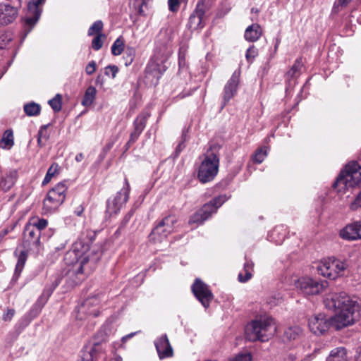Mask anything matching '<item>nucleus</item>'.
I'll use <instances>...</instances> for the list:
<instances>
[{
	"label": "nucleus",
	"mask_w": 361,
	"mask_h": 361,
	"mask_svg": "<svg viewBox=\"0 0 361 361\" xmlns=\"http://www.w3.org/2000/svg\"><path fill=\"white\" fill-rule=\"evenodd\" d=\"M326 308L336 311L335 316L327 318L319 313L309 319V328L315 335L324 334L330 326L339 330L353 324L360 319V307L355 297L345 292L334 293L324 300Z\"/></svg>",
	"instance_id": "f257e3e1"
},
{
	"label": "nucleus",
	"mask_w": 361,
	"mask_h": 361,
	"mask_svg": "<svg viewBox=\"0 0 361 361\" xmlns=\"http://www.w3.org/2000/svg\"><path fill=\"white\" fill-rule=\"evenodd\" d=\"M169 42L170 37L166 30H161L157 36L154 55L151 57L145 68L146 77H152L155 79L154 84L158 82L167 68L165 62L170 54Z\"/></svg>",
	"instance_id": "f03ea898"
},
{
	"label": "nucleus",
	"mask_w": 361,
	"mask_h": 361,
	"mask_svg": "<svg viewBox=\"0 0 361 361\" xmlns=\"http://www.w3.org/2000/svg\"><path fill=\"white\" fill-rule=\"evenodd\" d=\"M276 330L274 319L271 317H261L246 326L245 336L250 341H267L274 336Z\"/></svg>",
	"instance_id": "7ed1b4c3"
},
{
	"label": "nucleus",
	"mask_w": 361,
	"mask_h": 361,
	"mask_svg": "<svg viewBox=\"0 0 361 361\" xmlns=\"http://www.w3.org/2000/svg\"><path fill=\"white\" fill-rule=\"evenodd\" d=\"M77 246L76 243L73 250L66 252L64 260L67 264H73L76 267L75 269L76 274L89 275L95 269L101 255L95 254L91 257L89 255L80 256L79 251L76 252Z\"/></svg>",
	"instance_id": "20e7f679"
},
{
	"label": "nucleus",
	"mask_w": 361,
	"mask_h": 361,
	"mask_svg": "<svg viewBox=\"0 0 361 361\" xmlns=\"http://www.w3.org/2000/svg\"><path fill=\"white\" fill-rule=\"evenodd\" d=\"M219 155L215 148L210 147L204 155L197 170V178L202 183L212 181L218 173Z\"/></svg>",
	"instance_id": "39448f33"
},
{
	"label": "nucleus",
	"mask_w": 361,
	"mask_h": 361,
	"mask_svg": "<svg viewBox=\"0 0 361 361\" xmlns=\"http://www.w3.org/2000/svg\"><path fill=\"white\" fill-rule=\"evenodd\" d=\"M361 183V166L356 161H352L338 175L333 187L338 192L358 186Z\"/></svg>",
	"instance_id": "423d86ee"
},
{
	"label": "nucleus",
	"mask_w": 361,
	"mask_h": 361,
	"mask_svg": "<svg viewBox=\"0 0 361 361\" xmlns=\"http://www.w3.org/2000/svg\"><path fill=\"white\" fill-rule=\"evenodd\" d=\"M67 181L64 180L56 184L47 193L43 202V209L48 213H52L61 206L66 195L68 190Z\"/></svg>",
	"instance_id": "0eeeda50"
},
{
	"label": "nucleus",
	"mask_w": 361,
	"mask_h": 361,
	"mask_svg": "<svg viewBox=\"0 0 361 361\" xmlns=\"http://www.w3.org/2000/svg\"><path fill=\"white\" fill-rule=\"evenodd\" d=\"M348 267L346 263L335 258H329L322 261L317 267L318 274L324 277L334 280L344 274Z\"/></svg>",
	"instance_id": "6e6552de"
},
{
	"label": "nucleus",
	"mask_w": 361,
	"mask_h": 361,
	"mask_svg": "<svg viewBox=\"0 0 361 361\" xmlns=\"http://www.w3.org/2000/svg\"><path fill=\"white\" fill-rule=\"evenodd\" d=\"M226 200V196L220 195L214 197L208 203L204 204L200 209L190 217L189 224H202L215 213Z\"/></svg>",
	"instance_id": "1a4fd4ad"
},
{
	"label": "nucleus",
	"mask_w": 361,
	"mask_h": 361,
	"mask_svg": "<svg viewBox=\"0 0 361 361\" xmlns=\"http://www.w3.org/2000/svg\"><path fill=\"white\" fill-rule=\"evenodd\" d=\"M177 219L173 215L165 216L152 230L150 238L155 242H161L173 232Z\"/></svg>",
	"instance_id": "9d476101"
},
{
	"label": "nucleus",
	"mask_w": 361,
	"mask_h": 361,
	"mask_svg": "<svg viewBox=\"0 0 361 361\" xmlns=\"http://www.w3.org/2000/svg\"><path fill=\"white\" fill-rule=\"evenodd\" d=\"M130 187L127 178H125L124 186L118 192L116 195L112 199L109 200L106 206V212L110 216L116 215L122 206L126 203L129 197Z\"/></svg>",
	"instance_id": "9b49d317"
},
{
	"label": "nucleus",
	"mask_w": 361,
	"mask_h": 361,
	"mask_svg": "<svg viewBox=\"0 0 361 361\" xmlns=\"http://www.w3.org/2000/svg\"><path fill=\"white\" fill-rule=\"evenodd\" d=\"M46 0H31L27 4V11L25 17V30L26 35L31 31L40 18L41 6Z\"/></svg>",
	"instance_id": "f8f14e48"
},
{
	"label": "nucleus",
	"mask_w": 361,
	"mask_h": 361,
	"mask_svg": "<svg viewBox=\"0 0 361 361\" xmlns=\"http://www.w3.org/2000/svg\"><path fill=\"white\" fill-rule=\"evenodd\" d=\"M327 286L326 281L319 282L308 277H302L295 282L296 288L304 295H317L322 292Z\"/></svg>",
	"instance_id": "ddd939ff"
},
{
	"label": "nucleus",
	"mask_w": 361,
	"mask_h": 361,
	"mask_svg": "<svg viewBox=\"0 0 361 361\" xmlns=\"http://www.w3.org/2000/svg\"><path fill=\"white\" fill-rule=\"evenodd\" d=\"M41 233L33 225L26 224L23 231V247L27 251H38L41 245Z\"/></svg>",
	"instance_id": "4468645a"
},
{
	"label": "nucleus",
	"mask_w": 361,
	"mask_h": 361,
	"mask_svg": "<svg viewBox=\"0 0 361 361\" xmlns=\"http://www.w3.org/2000/svg\"><path fill=\"white\" fill-rule=\"evenodd\" d=\"M191 290L202 306L205 308L209 307L211 301L214 298L213 293L209 286L201 279H196L191 286Z\"/></svg>",
	"instance_id": "2eb2a0df"
},
{
	"label": "nucleus",
	"mask_w": 361,
	"mask_h": 361,
	"mask_svg": "<svg viewBox=\"0 0 361 361\" xmlns=\"http://www.w3.org/2000/svg\"><path fill=\"white\" fill-rule=\"evenodd\" d=\"M100 300L98 296H92L87 298L78 307L76 318L80 320L85 319V315L97 317L99 315V305Z\"/></svg>",
	"instance_id": "dca6fc26"
},
{
	"label": "nucleus",
	"mask_w": 361,
	"mask_h": 361,
	"mask_svg": "<svg viewBox=\"0 0 361 361\" xmlns=\"http://www.w3.org/2000/svg\"><path fill=\"white\" fill-rule=\"evenodd\" d=\"M239 82L240 72L235 71L224 86L221 108H224L226 104L237 94Z\"/></svg>",
	"instance_id": "f3484780"
},
{
	"label": "nucleus",
	"mask_w": 361,
	"mask_h": 361,
	"mask_svg": "<svg viewBox=\"0 0 361 361\" xmlns=\"http://www.w3.org/2000/svg\"><path fill=\"white\" fill-rule=\"evenodd\" d=\"M154 345L161 360L171 357L173 355V348L171 345L168 336L164 334L159 337L155 341Z\"/></svg>",
	"instance_id": "a211bd4d"
},
{
	"label": "nucleus",
	"mask_w": 361,
	"mask_h": 361,
	"mask_svg": "<svg viewBox=\"0 0 361 361\" xmlns=\"http://www.w3.org/2000/svg\"><path fill=\"white\" fill-rule=\"evenodd\" d=\"M340 236L346 240L361 239V220L348 224L340 231Z\"/></svg>",
	"instance_id": "6ab92c4d"
},
{
	"label": "nucleus",
	"mask_w": 361,
	"mask_h": 361,
	"mask_svg": "<svg viewBox=\"0 0 361 361\" xmlns=\"http://www.w3.org/2000/svg\"><path fill=\"white\" fill-rule=\"evenodd\" d=\"M18 14V8L8 4H0V25L13 23Z\"/></svg>",
	"instance_id": "aec40b11"
},
{
	"label": "nucleus",
	"mask_w": 361,
	"mask_h": 361,
	"mask_svg": "<svg viewBox=\"0 0 361 361\" xmlns=\"http://www.w3.org/2000/svg\"><path fill=\"white\" fill-rule=\"evenodd\" d=\"M99 343L92 346H85L80 353V359L78 361H95L101 352Z\"/></svg>",
	"instance_id": "412c9836"
},
{
	"label": "nucleus",
	"mask_w": 361,
	"mask_h": 361,
	"mask_svg": "<svg viewBox=\"0 0 361 361\" xmlns=\"http://www.w3.org/2000/svg\"><path fill=\"white\" fill-rule=\"evenodd\" d=\"M18 178V171L11 169L8 171L5 177H2L0 180V188L6 192L9 190L15 184Z\"/></svg>",
	"instance_id": "4be33fe9"
},
{
	"label": "nucleus",
	"mask_w": 361,
	"mask_h": 361,
	"mask_svg": "<svg viewBox=\"0 0 361 361\" xmlns=\"http://www.w3.org/2000/svg\"><path fill=\"white\" fill-rule=\"evenodd\" d=\"M262 35L261 26L257 23H254L246 28L244 37L248 42H255L260 38Z\"/></svg>",
	"instance_id": "5701e85b"
},
{
	"label": "nucleus",
	"mask_w": 361,
	"mask_h": 361,
	"mask_svg": "<svg viewBox=\"0 0 361 361\" xmlns=\"http://www.w3.org/2000/svg\"><path fill=\"white\" fill-rule=\"evenodd\" d=\"M27 252L28 251L25 249L23 250H18L17 249L15 251L14 254L18 257V261L15 269L13 279H17L22 272L27 258Z\"/></svg>",
	"instance_id": "b1692460"
},
{
	"label": "nucleus",
	"mask_w": 361,
	"mask_h": 361,
	"mask_svg": "<svg viewBox=\"0 0 361 361\" xmlns=\"http://www.w3.org/2000/svg\"><path fill=\"white\" fill-rule=\"evenodd\" d=\"M326 361H349L347 350L344 347H338L331 350Z\"/></svg>",
	"instance_id": "393cba45"
},
{
	"label": "nucleus",
	"mask_w": 361,
	"mask_h": 361,
	"mask_svg": "<svg viewBox=\"0 0 361 361\" xmlns=\"http://www.w3.org/2000/svg\"><path fill=\"white\" fill-rule=\"evenodd\" d=\"M149 116L150 112L149 111H143L135 119L133 122V128L142 132L146 126L147 121Z\"/></svg>",
	"instance_id": "a878e982"
},
{
	"label": "nucleus",
	"mask_w": 361,
	"mask_h": 361,
	"mask_svg": "<svg viewBox=\"0 0 361 361\" xmlns=\"http://www.w3.org/2000/svg\"><path fill=\"white\" fill-rule=\"evenodd\" d=\"M96 94V88L93 86H89L85 90V94L81 102L82 104L85 106H90L95 99Z\"/></svg>",
	"instance_id": "bb28decb"
},
{
	"label": "nucleus",
	"mask_w": 361,
	"mask_h": 361,
	"mask_svg": "<svg viewBox=\"0 0 361 361\" xmlns=\"http://www.w3.org/2000/svg\"><path fill=\"white\" fill-rule=\"evenodd\" d=\"M254 264L251 261H246L244 264L243 271L245 275L242 272L238 274V280L240 282L245 283L252 278V271L253 269Z\"/></svg>",
	"instance_id": "cd10ccee"
},
{
	"label": "nucleus",
	"mask_w": 361,
	"mask_h": 361,
	"mask_svg": "<svg viewBox=\"0 0 361 361\" xmlns=\"http://www.w3.org/2000/svg\"><path fill=\"white\" fill-rule=\"evenodd\" d=\"M212 7V3L209 0H198L195 9V14L204 18L205 13L209 11Z\"/></svg>",
	"instance_id": "c85d7f7f"
},
{
	"label": "nucleus",
	"mask_w": 361,
	"mask_h": 361,
	"mask_svg": "<svg viewBox=\"0 0 361 361\" xmlns=\"http://www.w3.org/2000/svg\"><path fill=\"white\" fill-rule=\"evenodd\" d=\"M302 66V61L301 58L297 59L291 68L287 72L286 77L288 79H292L297 78L300 75V69Z\"/></svg>",
	"instance_id": "c756f323"
},
{
	"label": "nucleus",
	"mask_w": 361,
	"mask_h": 361,
	"mask_svg": "<svg viewBox=\"0 0 361 361\" xmlns=\"http://www.w3.org/2000/svg\"><path fill=\"white\" fill-rule=\"evenodd\" d=\"M24 111L28 116H36L40 114L41 106L39 104L32 102L24 105Z\"/></svg>",
	"instance_id": "7c9ffc66"
},
{
	"label": "nucleus",
	"mask_w": 361,
	"mask_h": 361,
	"mask_svg": "<svg viewBox=\"0 0 361 361\" xmlns=\"http://www.w3.org/2000/svg\"><path fill=\"white\" fill-rule=\"evenodd\" d=\"M14 144L13 133L12 130H6L1 140V147L6 149H10Z\"/></svg>",
	"instance_id": "2f4dec72"
},
{
	"label": "nucleus",
	"mask_w": 361,
	"mask_h": 361,
	"mask_svg": "<svg viewBox=\"0 0 361 361\" xmlns=\"http://www.w3.org/2000/svg\"><path fill=\"white\" fill-rule=\"evenodd\" d=\"M125 43L122 37L117 38L111 46V54L114 56H118L124 51Z\"/></svg>",
	"instance_id": "473e14b6"
},
{
	"label": "nucleus",
	"mask_w": 361,
	"mask_h": 361,
	"mask_svg": "<svg viewBox=\"0 0 361 361\" xmlns=\"http://www.w3.org/2000/svg\"><path fill=\"white\" fill-rule=\"evenodd\" d=\"M302 334L300 327L295 326L288 328L284 333L285 337L288 340H295Z\"/></svg>",
	"instance_id": "72a5a7b5"
},
{
	"label": "nucleus",
	"mask_w": 361,
	"mask_h": 361,
	"mask_svg": "<svg viewBox=\"0 0 361 361\" xmlns=\"http://www.w3.org/2000/svg\"><path fill=\"white\" fill-rule=\"evenodd\" d=\"M136 50L134 47L128 46L124 51L123 59L126 66H130L134 61Z\"/></svg>",
	"instance_id": "f704fd0d"
},
{
	"label": "nucleus",
	"mask_w": 361,
	"mask_h": 361,
	"mask_svg": "<svg viewBox=\"0 0 361 361\" xmlns=\"http://www.w3.org/2000/svg\"><path fill=\"white\" fill-rule=\"evenodd\" d=\"M202 20L203 18L195 14V11H194L189 18L188 24L190 27L192 29L203 27V25H202Z\"/></svg>",
	"instance_id": "c9c22d12"
},
{
	"label": "nucleus",
	"mask_w": 361,
	"mask_h": 361,
	"mask_svg": "<svg viewBox=\"0 0 361 361\" xmlns=\"http://www.w3.org/2000/svg\"><path fill=\"white\" fill-rule=\"evenodd\" d=\"M59 166L58 164L53 163L49 168L47 174L42 181V185H46L49 183L51 178L54 177L56 173H59Z\"/></svg>",
	"instance_id": "e433bc0d"
},
{
	"label": "nucleus",
	"mask_w": 361,
	"mask_h": 361,
	"mask_svg": "<svg viewBox=\"0 0 361 361\" xmlns=\"http://www.w3.org/2000/svg\"><path fill=\"white\" fill-rule=\"evenodd\" d=\"M51 295V290H45L44 289L42 293L38 298L36 302L34 304L36 307L41 308L42 310L43 307L45 305L47 302L48 301L49 297Z\"/></svg>",
	"instance_id": "4c0bfd02"
},
{
	"label": "nucleus",
	"mask_w": 361,
	"mask_h": 361,
	"mask_svg": "<svg viewBox=\"0 0 361 361\" xmlns=\"http://www.w3.org/2000/svg\"><path fill=\"white\" fill-rule=\"evenodd\" d=\"M103 23L102 20L95 21L89 28L88 30V35L92 36L94 35H100L102 34L101 32L103 29Z\"/></svg>",
	"instance_id": "58836bf2"
},
{
	"label": "nucleus",
	"mask_w": 361,
	"mask_h": 361,
	"mask_svg": "<svg viewBox=\"0 0 361 361\" xmlns=\"http://www.w3.org/2000/svg\"><path fill=\"white\" fill-rule=\"evenodd\" d=\"M106 38L104 34H100L96 35L92 41V47L94 50H99L104 44V39Z\"/></svg>",
	"instance_id": "ea45409f"
},
{
	"label": "nucleus",
	"mask_w": 361,
	"mask_h": 361,
	"mask_svg": "<svg viewBox=\"0 0 361 361\" xmlns=\"http://www.w3.org/2000/svg\"><path fill=\"white\" fill-rule=\"evenodd\" d=\"M49 104L55 112L60 111L62 107L61 95L57 94L53 99L49 101Z\"/></svg>",
	"instance_id": "a19ab883"
},
{
	"label": "nucleus",
	"mask_w": 361,
	"mask_h": 361,
	"mask_svg": "<svg viewBox=\"0 0 361 361\" xmlns=\"http://www.w3.org/2000/svg\"><path fill=\"white\" fill-rule=\"evenodd\" d=\"M258 55V49L254 46H250L246 51L245 58L249 63H252L253 60Z\"/></svg>",
	"instance_id": "79ce46f5"
},
{
	"label": "nucleus",
	"mask_w": 361,
	"mask_h": 361,
	"mask_svg": "<svg viewBox=\"0 0 361 361\" xmlns=\"http://www.w3.org/2000/svg\"><path fill=\"white\" fill-rule=\"evenodd\" d=\"M27 224L33 225V226L37 228L38 231H39L41 233L42 231L47 226L48 221L44 219H34L32 222H30Z\"/></svg>",
	"instance_id": "37998d69"
},
{
	"label": "nucleus",
	"mask_w": 361,
	"mask_h": 361,
	"mask_svg": "<svg viewBox=\"0 0 361 361\" xmlns=\"http://www.w3.org/2000/svg\"><path fill=\"white\" fill-rule=\"evenodd\" d=\"M267 156L266 150L262 148L258 149L252 156V161L257 164H261Z\"/></svg>",
	"instance_id": "c03bdc74"
},
{
	"label": "nucleus",
	"mask_w": 361,
	"mask_h": 361,
	"mask_svg": "<svg viewBox=\"0 0 361 361\" xmlns=\"http://www.w3.org/2000/svg\"><path fill=\"white\" fill-rule=\"evenodd\" d=\"M352 0H336L334 4L332 11L334 13H338L340 7H345Z\"/></svg>",
	"instance_id": "a18cd8bd"
},
{
	"label": "nucleus",
	"mask_w": 361,
	"mask_h": 361,
	"mask_svg": "<svg viewBox=\"0 0 361 361\" xmlns=\"http://www.w3.org/2000/svg\"><path fill=\"white\" fill-rule=\"evenodd\" d=\"M41 311V308H39L38 307H36V305H33L27 315H26V317H29L26 324H27L32 319L36 317Z\"/></svg>",
	"instance_id": "49530a36"
},
{
	"label": "nucleus",
	"mask_w": 361,
	"mask_h": 361,
	"mask_svg": "<svg viewBox=\"0 0 361 361\" xmlns=\"http://www.w3.org/2000/svg\"><path fill=\"white\" fill-rule=\"evenodd\" d=\"M118 72V68L115 65H109L105 68V75L108 76H111L112 78H116L117 73Z\"/></svg>",
	"instance_id": "de8ad7c7"
},
{
	"label": "nucleus",
	"mask_w": 361,
	"mask_h": 361,
	"mask_svg": "<svg viewBox=\"0 0 361 361\" xmlns=\"http://www.w3.org/2000/svg\"><path fill=\"white\" fill-rule=\"evenodd\" d=\"M47 126L46 125L41 126L37 135L38 137L43 139L44 142L47 141L49 138V134L47 132Z\"/></svg>",
	"instance_id": "09e8293b"
},
{
	"label": "nucleus",
	"mask_w": 361,
	"mask_h": 361,
	"mask_svg": "<svg viewBox=\"0 0 361 361\" xmlns=\"http://www.w3.org/2000/svg\"><path fill=\"white\" fill-rule=\"evenodd\" d=\"M169 9L171 12H177L180 7L179 0H169L168 1Z\"/></svg>",
	"instance_id": "8fccbe9b"
},
{
	"label": "nucleus",
	"mask_w": 361,
	"mask_h": 361,
	"mask_svg": "<svg viewBox=\"0 0 361 361\" xmlns=\"http://www.w3.org/2000/svg\"><path fill=\"white\" fill-rule=\"evenodd\" d=\"M15 314L16 311L14 309H7L6 311L3 314V320L4 322L11 321Z\"/></svg>",
	"instance_id": "3c124183"
},
{
	"label": "nucleus",
	"mask_w": 361,
	"mask_h": 361,
	"mask_svg": "<svg viewBox=\"0 0 361 361\" xmlns=\"http://www.w3.org/2000/svg\"><path fill=\"white\" fill-rule=\"evenodd\" d=\"M61 278L59 276H56L54 277V281H52V283L51 286H47L44 288L45 290H51V293L54 292L55 288L59 285L61 283Z\"/></svg>",
	"instance_id": "603ef678"
},
{
	"label": "nucleus",
	"mask_w": 361,
	"mask_h": 361,
	"mask_svg": "<svg viewBox=\"0 0 361 361\" xmlns=\"http://www.w3.org/2000/svg\"><path fill=\"white\" fill-rule=\"evenodd\" d=\"M361 207V192L357 195L355 200L350 204V208L356 210Z\"/></svg>",
	"instance_id": "864d4df0"
},
{
	"label": "nucleus",
	"mask_w": 361,
	"mask_h": 361,
	"mask_svg": "<svg viewBox=\"0 0 361 361\" xmlns=\"http://www.w3.org/2000/svg\"><path fill=\"white\" fill-rule=\"evenodd\" d=\"M132 216V214L131 213H128L127 214L124 218L123 219L122 221L121 222L120 224V226L118 228V230L116 231V233L120 232L123 228H124L126 227V226L127 225V224L129 222L130 218Z\"/></svg>",
	"instance_id": "5fc2aeb1"
},
{
	"label": "nucleus",
	"mask_w": 361,
	"mask_h": 361,
	"mask_svg": "<svg viewBox=\"0 0 361 361\" xmlns=\"http://www.w3.org/2000/svg\"><path fill=\"white\" fill-rule=\"evenodd\" d=\"M96 71V62L91 61L85 68V72L87 75H92Z\"/></svg>",
	"instance_id": "6e6d98bb"
},
{
	"label": "nucleus",
	"mask_w": 361,
	"mask_h": 361,
	"mask_svg": "<svg viewBox=\"0 0 361 361\" xmlns=\"http://www.w3.org/2000/svg\"><path fill=\"white\" fill-rule=\"evenodd\" d=\"M141 133L142 131L133 128V130L130 135V142H135Z\"/></svg>",
	"instance_id": "4d7b16f0"
},
{
	"label": "nucleus",
	"mask_w": 361,
	"mask_h": 361,
	"mask_svg": "<svg viewBox=\"0 0 361 361\" xmlns=\"http://www.w3.org/2000/svg\"><path fill=\"white\" fill-rule=\"evenodd\" d=\"M231 361H252V357L250 354H241L238 355Z\"/></svg>",
	"instance_id": "13d9d810"
},
{
	"label": "nucleus",
	"mask_w": 361,
	"mask_h": 361,
	"mask_svg": "<svg viewBox=\"0 0 361 361\" xmlns=\"http://www.w3.org/2000/svg\"><path fill=\"white\" fill-rule=\"evenodd\" d=\"M84 212V207L82 204H79L78 206H76L74 209V213L75 215L80 216L82 215V214Z\"/></svg>",
	"instance_id": "bf43d9fd"
},
{
	"label": "nucleus",
	"mask_w": 361,
	"mask_h": 361,
	"mask_svg": "<svg viewBox=\"0 0 361 361\" xmlns=\"http://www.w3.org/2000/svg\"><path fill=\"white\" fill-rule=\"evenodd\" d=\"M355 361H361V346L358 347L355 356Z\"/></svg>",
	"instance_id": "052dcab7"
},
{
	"label": "nucleus",
	"mask_w": 361,
	"mask_h": 361,
	"mask_svg": "<svg viewBox=\"0 0 361 361\" xmlns=\"http://www.w3.org/2000/svg\"><path fill=\"white\" fill-rule=\"evenodd\" d=\"M83 159H84V154L82 153H78L75 156V159L77 162H80Z\"/></svg>",
	"instance_id": "680f3d73"
},
{
	"label": "nucleus",
	"mask_w": 361,
	"mask_h": 361,
	"mask_svg": "<svg viewBox=\"0 0 361 361\" xmlns=\"http://www.w3.org/2000/svg\"><path fill=\"white\" fill-rule=\"evenodd\" d=\"M136 333H130L122 338V341L126 342L128 339L132 338Z\"/></svg>",
	"instance_id": "e2e57ef3"
},
{
	"label": "nucleus",
	"mask_w": 361,
	"mask_h": 361,
	"mask_svg": "<svg viewBox=\"0 0 361 361\" xmlns=\"http://www.w3.org/2000/svg\"><path fill=\"white\" fill-rule=\"evenodd\" d=\"M9 231L8 229H4L0 233V238H4L5 235H6L8 233Z\"/></svg>",
	"instance_id": "0e129e2a"
},
{
	"label": "nucleus",
	"mask_w": 361,
	"mask_h": 361,
	"mask_svg": "<svg viewBox=\"0 0 361 361\" xmlns=\"http://www.w3.org/2000/svg\"><path fill=\"white\" fill-rule=\"evenodd\" d=\"M37 143H38V145H39L40 147H43L45 145V142L44 141L43 139H42L40 137H37Z\"/></svg>",
	"instance_id": "69168bd1"
},
{
	"label": "nucleus",
	"mask_w": 361,
	"mask_h": 361,
	"mask_svg": "<svg viewBox=\"0 0 361 361\" xmlns=\"http://www.w3.org/2000/svg\"><path fill=\"white\" fill-rule=\"evenodd\" d=\"M182 145H183V142H182V143H180V144L177 146V147H176V153H180V152H181V150H182V149H183Z\"/></svg>",
	"instance_id": "338daca9"
},
{
	"label": "nucleus",
	"mask_w": 361,
	"mask_h": 361,
	"mask_svg": "<svg viewBox=\"0 0 361 361\" xmlns=\"http://www.w3.org/2000/svg\"><path fill=\"white\" fill-rule=\"evenodd\" d=\"M66 244V243L65 242V243H62V244L61 245V246H56V247H55V249H56V250H62V249H63V248L65 247Z\"/></svg>",
	"instance_id": "774afa93"
}]
</instances>
